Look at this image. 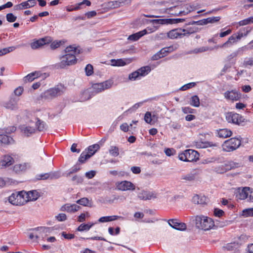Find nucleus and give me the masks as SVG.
<instances>
[{"mask_svg": "<svg viewBox=\"0 0 253 253\" xmlns=\"http://www.w3.org/2000/svg\"><path fill=\"white\" fill-rule=\"evenodd\" d=\"M65 51L66 54L62 56L60 59V62L57 66L60 68H64L67 66L74 65L77 62L76 55L80 54L81 49L75 45L67 46Z\"/></svg>", "mask_w": 253, "mask_h": 253, "instance_id": "obj_1", "label": "nucleus"}, {"mask_svg": "<svg viewBox=\"0 0 253 253\" xmlns=\"http://www.w3.org/2000/svg\"><path fill=\"white\" fill-rule=\"evenodd\" d=\"M114 82L112 80H108L103 82L94 84L92 85V90H84L82 94L81 101H84L89 99L95 94L101 92L106 89L110 88Z\"/></svg>", "mask_w": 253, "mask_h": 253, "instance_id": "obj_2", "label": "nucleus"}, {"mask_svg": "<svg viewBox=\"0 0 253 253\" xmlns=\"http://www.w3.org/2000/svg\"><path fill=\"white\" fill-rule=\"evenodd\" d=\"M195 226L197 228L204 231H208L214 226L212 219L204 215H198L194 217Z\"/></svg>", "mask_w": 253, "mask_h": 253, "instance_id": "obj_3", "label": "nucleus"}, {"mask_svg": "<svg viewBox=\"0 0 253 253\" xmlns=\"http://www.w3.org/2000/svg\"><path fill=\"white\" fill-rule=\"evenodd\" d=\"M195 32L194 28L187 27L186 29H174L168 32V38L171 39L182 38L184 36H188Z\"/></svg>", "mask_w": 253, "mask_h": 253, "instance_id": "obj_4", "label": "nucleus"}, {"mask_svg": "<svg viewBox=\"0 0 253 253\" xmlns=\"http://www.w3.org/2000/svg\"><path fill=\"white\" fill-rule=\"evenodd\" d=\"M66 87L63 85L59 84L45 91L43 94L42 97L45 99H52L61 95L64 93Z\"/></svg>", "mask_w": 253, "mask_h": 253, "instance_id": "obj_5", "label": "nucleus"}, {"mask_svg": "<svg viewBox=\"0 0 253 253\" xmlns=\"http://www.w3.org/2000/svg\"><path fill=\"white\" fill-rule=\"evenodd\" d=\"M241 164L234 161L225 162L215 166L214 170L218 173H224L227 171L240 167Z\"/></svg>", "mask_w": 253, "mask_h": 253, "instance_id": "obj_6", "label": "nucleus"}, {"mask_svg": "<svg viewBox=\"0 0 253 253\" xmlns=\"http://www.w3.org/2000/svg\"><path fill=\"white\" fill-rule=\"evenodd\" d=\"M192 10V7L187 4L184 8L179 5L170 7L167 9V12L173 16H181L188 14Z\"/></svg>", "mask_w": 253, "mask_h": 253, "instance_id": "obj_7", "label": "nucleus"}, {"mask_svg": "<svg viewBox=\"0 0 253 253\" xmlns=\"http://www.w3.org/2000/svg\"><path fill=\"white\" fill-rule=\"evenodd\" d=\"M241 140L237 138H231L224 142L222 145L223 151L232 152L238 149L241 145Z\"/></svg>", "mask_w": 253, "mask_h": 253, "instance_id": "obj_8", "label": "nucleus"}, {"mask_svg": "<svg viewBox=\"0 0 253 253\" xmlns=\"http://www.w3.org/2000/svg\"><path fill=\"white\" fill-rule=\"evenodd\" d=\"M236 197L239 200L247 199L249 202H253V190L250 187L239 188L236 193Z\"/></svg>", "mask_w": 253, "mask_h": 253, "instance_id": "obj_9", "label": "nucleus"}, {"mask_svg": "<svg viewBox=\"0 0 253 253\" xmlns=\"http://www.w3.org/2000/svg\"><path fill=\"white\" fill-rule=\"evenodd\" d=\"M199 153L192 149L186 150L178 155L179 159L185 162L196 161L199 159Z\"/></svg>", "mask_w": 253, "mask_h": 253, "instance_id": "obj_10", "label": "nucleus"}, {"mask_svg": "<svg viewBox=\"0 0 253 253\" xmlns=\"http://www.w3.org/2000/svg\"><path fill=\"white\" fill-rule=\"evenodd\" d=\"M23 193V191L12 193L8 198L9 202L13 205H24L26 204V200Z\"/></svg>", "mask_w": 253, "mask_h": 253, "instance_id": "obj_11", "label": "nucleus"}, {"mask_svg": "<svg viewBox=\"0 0 253 253\" xmlns=\"http://www.w3.org/2000/svg\"><path fill=\"white\" fill-rule=\"evenodd\" d=\"M50 231V228L49 227H38L37 229L33 230L30 233L29 238L34 241H37L38 239L41 237L43 238L46 235V233H49Z\"/></svg>", "mask_w": 253, "mask_h": 253, "instance_id": "obj_12", "label": "nucleus"}, {"mask_svg": "<svg viewBox=\"0 0 253 253\" xmlns=\"http://www.w3.org/2000/svg\"><path fill=\"white\" fill-rule=\"evenodd\" d=\"M226 120L228 123L239 125L244 122L243 117L237 113L234 112H228L225 115Z\"/></svg>", "mask_w": 253, "mask_h": 253, "instance_id": "obj_13", "label": "nucleus"}, {"mask_svg": "<svg viewBox=\"0 0 253 253\" xmlns=\"http://www.w3.org/2000/svg\"><path fill=\"white\" fill-rule=\"evenodd\" d=\"M224 97L227 100L237 101L241 98V93L236 89L227 90L224 93Z\"/></svg>", "mask_w": 253, "mask_h": 253, "instance_id": "obj_14", "label": "nucleus"}, {"mask_svg": "<svg viewBox=\"0 0 253 253\" xmlns=\"http://www.w3.org/2000/svg\"><path fill=\"white\" fill-rule=\"evenodd\" d=\"M52 41V39L51 37L46 36L38 40L34 41L31 43L30 45L33 49H36L45 44L49 43Z\"/></svg>", "mask_w": 253, "mask_h": 253, "instance_id": "obj_15", "label": "nucleus"}, {"mask_svg": "<svg viewBox=\"0 0 253 253\" xmlns=\"http://www.w3.org/2000/svg\"><path fill=\"white\" fill-rule=\"evenodd\" d=\"M117 189L119 190L134 191L135 189V185L130 181L124 180L116 183Z\"/></svg>", "mask_w": 253, "mask_h": 253, "instance_id": "obj_16", "label": "nucleus"}, {"mask_svg": "<svg viewBox=\"0 0 253 253\" xmlns=\"http://www.w3.org/2000/svg\"><path fill=\"white\" fill-rule=\"evenodd\" d=\"M23 194L26 203L29 201H35L40 197L39 193L36 190H32L27 192L24 191Z\"/></svg>", "mask_w": 253, "mask_h": 253, "instance_id": "obj_17", "label": "nucleus"}, {"mask_svg": "<svg viewBox=\"0 0 253 253\" xmlns=\"http://www.w3.org/2000/svg\"><path fill=\"white\" fill-rule=\"evenodd\" d=\"M37 3L36 0H28L14 6L15 10H22L34 6Z\"/></svg>", "mask_w": 253, "mask_h": 253, "instance_id": "obj_18", "label": "nucleus"}, {"mask_svg": "<svg viewBox=\"0 0 253 253\" xmlns=\"http://www.w3.org/2000/svg\"><path fill=\"white\" fill-rule=\"evenodd\" d=\"M221 19L220 16H213L208 17L206 19H203L197 21H195L194 23L198 25H204L209 23H215L218 22Z\"/></svg>", "mask_w": 253, "mask_h": 253, "instance_id": "obj_19", "label": "nucleus"}, {"mask_svg": "<svg viewBox=\"0 0 253 253\" xmlns=\"http://www.w3.org/2000/svg\"><path fill=\"white\" fill-rule=\"evenodd\" d=\"M172 47L171 46L164 47L156 54L152 56V59L154 60H157L162 57H164L167 55L168 53L171 52L172 51Z\"/></svg>", "mask_w": 253, "mask_h": 253, "instance_id": "obj_20", "label": "nucleus"}, {"mask_svg": "<svg viewBox=\"0 0 253 253\" xmlns=\"http://www.w3.org/2000/svg\"><path fill=\"white\" fill-rule=\"evenodd\" d=\"M31 168V165L29 163H22L17 164L13 166V170L17 173L25 172Z\"/></svg>", "mask_w": 253, "mask_h": 253, "instance_id": "obj_21", "label": "nucleus"}, {"mask_svg": "<svg viewBox=\"0 0 253 253\" xmlns=\"http://www.w3.org/2000/svg\"><path fill=\"white\" fill-rule=\"evenodd\" d=\"M80 209V207L75 204H66L60 208V211L69 213H74Z\"/></svg>", "mask_w": 253, "mask_h": 253, "instance_id": "obj_22", "label": "nucleus"}, {"mask_svg": "<svg viewBox=\"0 0 253 253\" xmlns=\"http://www.w3.org/2000/svg\"><path fill=\"white\" fill-rule=\"evenodd\" d=\"M168 223L173 228L181 231L185 230L187 227L184 223L179 222L176 219H169Z\"/></svg>", "mask_w": 253, "mask_h": 253, "instance_id": "obj_23", "label": "nucleus"}, {"mask_svg": "<svg viewBox=\"0 0 253 253\" xmlns=\"http://www.w3.org/2000/svg\"><path fill=\"white\" fill-rule=\"evenodd\" d=\"M20 128L21 132L27 136H29L36 132V127L29 125H21Z\"/></svg>", "mask_w": 253, "mask_h": 253, "instance_id": "obj_24", "label": "nucleus"}, {"mask_svg": "<svg viewBox=\"0 0 253 253\" xmlns=\"http://www.w3.org/2000/svg\"><path fill=\"white\" fill-rule=\"evenodd\" d=\"M18 99L16 98H11L8 101L4 103V107L11 110H17L18 108Z\"/></svg>", "mask_w": 253, "mask_h": 253, "instance_id": "obj_25", "label": "nucleus"}, {"mask_svg": "<svg viewBox=\"0 0 253 253\" xmlns=\"http://www.w3.org/2000/svg\"><path fill=\"white\" fill-rule=\"evenodd\" d=\"M1 168H5L12 165L14 163V158L10 155H4L1 160Z\"/></svg>", "mask_w": 253, "mask_h": 253, "instance_id": "obj_26", "label": "nucleus"}, {"mask_svg": "<svg viewBox=\"0 0 253 253\" xmlns=\"http://www.w3.org/2000/svg\"><path fill=\"white\" fill-rule=\"evenodd\" d=\"M252 28L249 27L240 29L235 35L237 40H240L242 38L246 37L251 31Z\"/></svg>", "mask_w": 253, "mask_h": 253, "instance_id": "obj_27", "label": "nucleus"}, {"mask_svg": "<svg viewBox=\"0 0 253 253\" xmlns=\"http://www.w3.org/2000/svg\"><path fill=\"white\" fill-rule=\"evenodd\" d=\"M217 136L220 138H226L231 136L232 132L229 129L223 128L217 130Z\"/></svg>", "mask_w": 253, "mask_h": 253, "instance_id": "obj_28", "label": "nucleus"}, {"mask_svg": "<svg viewBox=\"0 0 253 253\" xmlns=\"http://www.w3.org/2000/svg\"><path fill=\"white\" fill-rule=\"evenodd\" d=\"M118 219H124L125 218L121 216L118 215H111L102 216L99 218L98 221L99 222H107L109 221H113Z\"/></svg>", "mask_w": 253, "mask_h": 253, "instance_id": "obj_29", "label": "nucleus"}, {"mask_svg": "<svg viewBox=\"0 0 253 253\" xmlns=\"http://www.w3.org/2000/svg\"><path fill=\"white\" fill-rule=\"evenodd\" d=\"M139 199L142 200H147L153 197V194L145 190H142L137 194Z\"/></svg>", "mask_w": 253, "mask_h": 253, "instance_id": "obj_30", "label": "nucleus"}, {"mask_svg": "<svg viewBox=\"0 0 253 253\" xmlns=\"http://www.w3.org/2000/svg\"><path fill=\"white\" fill-rule=\"evenodd\" d=\"M146 34H147V30H143L141 31H139L136 33L130 35L127 39L132 41H136Z\"/></svg>", "mask_w": 253, "mask_h": 253, "instance_id": "obj_31", "label": "nucleus"}, {"mask_svg": "<svg viewBox=\"0 0 253 253\" xmlns=\"http://www.w3.org/2000/svg\"><path fill=\"white\" fill-rule=\"evenodd\" d=\"M192 201L195 204L203 205L206 203V198L204 196L195 195L193 197Z\"/></svg>", "mask_w": 253, "mask_h": 253, "instance_id": "obj_32", "label": "nucleus"}, {"mask_svg": "<svg viewBox=\"0 0 253 253\" xmlns=\"http://www.w3.org/2000/svg\"><path fill=\"white\" fill-rule=\"evenodd\" d=\"M36 129H37L39 131H42L46 129L47 125L43 121L38 118H36Z\"/></svg>", "mask_w": 253, "mask_h": 253, "instance_id": "obj_33", "label": "nucleus"}, {"mask_svg": "<svg viewBox=\"0 0 253 253\" xmlns=\"http://www.w3.org/2000/svg\"><path fill=\"white\" fill-rule=\"evenodd\" d=\"M242 243V242H240V243H239L235 242L228 243L226 244L225 246H224L223 248L227 251H235L236 249H237Z\"/></svg>", "mask_w": 253, "mask_h": 253, "instance_id": "obj_34", "label": "nucleus"}, {"mask_svg": "<svg viewBox=\"0 0 253 253\" xmlns=\"http://www.w3.org/2000/svg\"><path fill=\"white\" fill-rule=\"evenodd\" d=\"M237 38L235 35H233L230 36L228 41L224 43L222 45L220 46L221 47H229L232 45L234 43L237 42Z\"/></svg>", "mask_w": 253, "mask_h": 253, "instance_id": "obj_35", "label": "nucleus"}, {"mask_svg": "<svg viewBox=\"0 0 253 253\" xmlns=\"http://www.w3.org/2000/svg\"><path fill=\"white\" fill-rule=\"evenodd\" d=\"M76 203L82 206L89 207H91L92 205V202L91 200H90L88 198L85 197L78 200V201H77Z\"/></svg>", "mask_w": 253, "mask_h": 253, "instance_id": "obj_36", "label": "nucleus"}, {"mask_svg": "<svg viewBox=\"0 0 253 253\" xmlns=\"http://www.w3.org/2000/svg\"><path fill=\"white\" fill-rule=\"evenodd\" d=\"M13 142V140L12 137L5 134H0V143L9 144Z\"/></svg>", "mask_w": 253, "mask_h": 253, "instance_id": "obj_37", "label": "nucleus"}, {"mask_svg": "<svg viewBox=\"0 0 253 253\" xmlns=\"http://www.w3.org/2000/svg\"><path fill=\"white\" fill-rule=\"evenodd\" d=\"M99 148L100 146L98 144H93L92 145L89 146L87 148V152H86L91 157L99 149Z\"/></svg>", "mask_w": 253, "mask_h": 253, "instance_id": "obj_38", "label": "nucleus"}, {"mask_svg": "<svg viewBox=\"0 0 253 253\" xmlns=\"http://www.w3.org/2000/svg\"><path fill=\"white\" fill-rule=\"evenodd\" d=\"M138 72H139V74L141 77H144L146 75H148V73L151 71V68L149 66H144L140 68L138 70H137Z\"/></svg>", "mask_w": 253, "mask_h": 253, "instance_id": "obj_39", "label": "nucleus"}, {"mask_svg": "<svg viewBox=\"0 0 253 253\" xmlns=\"http://www.w3.org/2000/svg\"><path fill=\"white\" fill-rule=\"evenodd\" d=\"M38 179H47L49 177H50L51 178H57L59 176L58 175V174L57 173H53L52 174H49L48 173H44V174H41L39 175L38 176Z\"/></svg>", "mask_w": 253, "mask_h": 253, "instance_id": "obj_40", "label": "nucleus"}, {"mask_svg": "<svg viewBox=\"0 0 253 253\" xmlns=\"http://www.w3.org/2000/svg\"><path fill=\"white\" fill-rule=\"evenodd\" d=\"M190 104L195 107H199L200 99L199 97L196 95L192 96L190 98Z\"/></svg>", "mask_w": 253, "mask_h": 253, "instance_id": "obj_41", "label": "nucleus"}, {"mask_svg": "<svg viewBox=\"0 0 253 253\" xmlns=\"http://www.w3.org/2000/svg\"><path fill=\"white\" fill-rule=\"evenodd\" d=\"M110 61L111 65L113 66H123L126 64V62L122 59H111Z\"/></svg>", "mask_w": 253, "mask_h": 253, "instance_id": "obj_42", "label": "nucleus"}, {"mask_svg": "<svg viewBox=\"0 0 253 253\" xmlns=\"http://www.w3.org/2000/svg\"><path fill=\"white\" fill-rule=\"evenodd\" d=\"M91 156L85 151L83 152L78 160L79 163L81 164L84 163L85 161L88 159H89Z\"/></svg>", "mask_w": 253, "mask_h": 253, "instance_id": "obj_43", "label": "nucleus"}, {"mask_svg": "<svg viewBox=\"0 0 253 253\" xmlns=\"http://www.w3.org/2000/svg\"><path fill=\"white\" fill-rule=\"evenodd\" d=\"M91 156L85 151L83 152L78 160L79 163L81 164L84 163L85 161L88 159H89Z\"/></svg>", "mask_w": 253, "mask_h": 253, "instance_id": "obj_44", "label": "nucleus"}, {"mask_svg": "<svg viewBox=\"0 0 253 253\" xmlns=\"http://www.w3.org/2000/svg\"><path fill=\"white\" fill-rule=\"evenodd\" d=\"M150 21L153 24L165 25L169 24V22L170 21V20L168 19H152Z\"/></svg>", "mask_w": 253, "mask_h": 253, "instance_id": "obj_45", "label": "nucleus"}, {"mask_svg": "<svg viewBox=\"0 0 253 253\" xmlns=\"http://www.w3.org/2000/svg\"><path fill=\"white\" fill-rule=\"evenodd\" d=\"M253 23V16L240 21L238 24L239 26H245L248 24Z\"/></svg>", "mask_w": 253, "mask_h": 253, "instance_id": "obj_46", "label": "nucleus"}, {"mask_svg": "<svg viewBox=\"0 0 253 253\" xmlns=\"http://www.w3.org/2000/svg\"><path fill=\"white\" fill-rule=\"evenodd\" d=\"M16 49L14 46H10L7 48H4L0 49V56L5 55L6 54L13 51Z\"/></svg>", "mask_w": 253, "mask_h": 253, "instance_id": "obj_47", "label": "nucleus"}, {"mask_svg": "<svg viewBox=\"0 0 253 253\" xmlns=\"http://www.w3.org/2000/svg\"><path fill=\"white\" fill-rule=\"evenodd\" d=\"M110 154L113 157H117L119 155V148L115 146H111L109 149Z\"/></svg>", "mask_w": 253, "mask_h": 253, "instance_id": "obj_48", "label": "nucleus"}, {"mask_svg": "<svg viewBox=\"0 0 253 253\" xmlns=\"http://www.w3.org/2000/svg\"><path fill=\"white\" fill-rule=\"evenodd\" d=\"M141 77L139 74V72L136 71L129 74L128 79L131 81H135L136 80L140 79Z\"/></svg>", "mask_w": 253, "mask_h": 253, "instance_id": "obj_49", "label": "nucleus"}, {"mask_svg": "<svg viewBox=\"0 0 253 253\" xmlns=\"http://www.w3.org/2000/svg\"><path fill=\"white\" fill-rule=\"evenodd\" d=\"M64 42L62 41H54L51 42L50 47L52 49H55L60 46L61 44Z\"/></svg>", "mask_w": 253, "mask_h": 253, "instance_id": "obj_50", "label": "nucleus"}, {"mask_svg": "<svg viewBox=\"0 0 253 253\" xmlns=\"http://www.w3.org/2000/svg\"><path fill=\"white\" fill-rule=\"evenodd\" d=\"M243 66L245 67L253 66V57L246 58L243 62Z\"/></svg>", "mask_w": 253, "mask_h": 253, "instance_id": "obj_51", "label": "nucleus"}, {"mask_svg": "<svg viewBox=\"0 0 253 253\" xmlns=\"http://www.w3.org/2000/svg\"><path fill=\"white\" fill-rule=\"evenodd\" d=\"M196 178V174L195 173H190L186 175H183L182 177V179L188 181H192Z\"/></svg>", "mask_w": 253, "mask_h": 253, "instance_id": "obj_52", "label": "nucleus"}, {"mask_svg": "<svg viewBox=\"0 0 253 253\" xmlns=\"http://www.w3.org/2000/svg\"><path fill=\"white\" fill-rule=\"evenodd\" d=\"M253 49V40L251 41L247 45L242 46L239 48L238 51H246L248 50H252Z\"/></svg>", "mask_w": 253, "mask_h": 253, "instance_id": "obj_53", "label": "nucleus"}, {"mask_svg": "<svg viewBox=\"0 0 253 253\" xmlns=\"http://www.w3.org/2000/svg\"><path fill=\"white\" fill-rule=\"evenodd\" d=\"M243 215L245 217L253 216V208L245 209L243 211Z\"/></svg>", "mask_w": 253, "mask_h": 253, "instance_id": "obj_54", "label": "nucleus"}, {"mask_svg": "<svg viewBox=\"0 0 253 253\" xmlns=\"http://www.w3.org/2000/svg\"><path fill=\"white\" fill-rule=\"evenodd\" d=\"M85 72L86 76L91 75L93 73V66L90 64H87L85 68Z\"/></svg>", "mask_w": 253, "mask_h": 253, "instance_id": "obj_55", "label": "nucleus"}, {"mask_svg": "<svg viewBox=\"0 0 253 253\" xmlns=\"http://www.w3.org/2000/svg\"><path fill=\"white\" fill-rule=\"evenodd\" d=\"M36 78H37V75L36 76V73H31L24 78V81L25 82H32Z\"/></svg>", "mask_w": 253, "mask_h": 253, "instance_id": "obj_56", "label": "nucleus"}, {"mask_svg": "<svg viewBox=\"0 0 253 253\" xmlns=\"http://www.w3.org/2000/svg\"><path fill=\"white\" fill-rule=\"evenodd\" d=\"M144 120L148 124L153 123L152 119V113L150 112H147L144 116Z\"/></svg>", "mask_w": 253, "mask_h": 253, "instance_id": "obj_57", "label": "nucleus"}, {"mask_svg": "<svg viewBox=\"0 0 253 253\" xmlns=\"http://www.w3.org/2000/svg\"><path fill=\"white\" fill-rule=\"evenodd\" d=\"M195 85H196V83H194V82L190 83L187 84L183 85L182 86H181L180 88V90H182V91H184V90H187L188 89H189V88H192L193 87H194Z\"/></svg>", "mask_w": 253, "mask_h": 253, "instance_id": "obj_58", "label": "nucleus"}, {"mask_svg": "<svg viewBox=\"0 0 253 253\" xmlns=\"http://www.w3.org/2000/svg\"><path fill=\"white\" fill-rule=\"evenodd\" d=\"M209 47L208 46H202L199 48L194 49L193 52L194 53H201L209 50Z\"/></svg>", "mask_w": 253, "mask_h": 253, "instance_id": "obj_59", "label": "nucleus"}, {"mask_svg": "<svg viewBox=\"0 0 253 253\" xmlns=\"http://www.w3.org/2000/svg\"><path fill=\"white\" fill-rule=\"evenodd\" d=\"M168 38V33H158L156 35V39L158 40L166 39Z\"/></svg>", "mask_w": 253, "mask_h": 253, "instance_id": "obj_60", "label": "nucleus"}, {"mask_svg": "<svg viewBox=\"0 0 253 253\" xmlns=\"http://www.w3.org/2000/svg\"><path fill=\"white\" fill-rule=\"evenodd\" d=\"M6 20L9 22H14L16 21L17 17L14 15L12 13H9L6 15Z\"/></svg>", "mask_w": 253, "mask_h": 253, "instance_id": "obj_61", "label": "nucleus"}, {"mask_svg": "<svg viewBox=\"0 0 253 253\" xmlns=\"http://www.w3.org/2000/svg\"><path fill=\"white\" fill-rule=\"evenodd\" d=\"M86 217H89L88 212H86V213H82L78 216V221L80 222H83L85 220Z\"/></svg>", "mask_w": 253, "mask_h": 253, "instance_id": "obj_62", "label": "nucleus"}, {"mask_svg": "<svg viewBox=\"0 0 253 253\" xmlns=\"http://www.w3.org/2000/svg\"><path fill=\"white\" fill-rule=\"evenodd\" d=\"M79 231H88L89 230V226L87 224H81L77 228Z\"/></svg>", "mask_w": 253, "mask_h": 253, "instance_id": "obj_63", "label": "nucleus"}, {"mask_svg": "<svg viewBox=\"0 0 253 253\" xmlns=\"http://www.w3.org/2000/svg\"><path fill=\"white\" fill-rule=\"evenodd\" d=\"M56 218L59 221H64L67 219V216L65 213H60L56 216Z\"/></svg>", "mask_w": 253, "mask_h": 253, "instance_id": "obj_64", "label": "nucleus"}]
</instances>
